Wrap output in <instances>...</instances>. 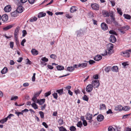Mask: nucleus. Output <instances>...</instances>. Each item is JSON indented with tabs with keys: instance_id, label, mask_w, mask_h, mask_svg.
I'll use <instances>...</instances> for the list:
<instances>
[{
	"instance_id": "obj_1",
	"label": "nucleus",
	"mask_w": 131,
	"mask_h": 131,
	"mask_svg": "<svg viewBox=\"0 0 131 131\" xmlns=\"http://www.w3.org/2000/svg\"><path fill=\"white\" fill-rule=\"evenodd\" d=\"M130 28V27L128 25L124 26L122 27H121L120 28L118 29L119 31L122 34H124L125 33V31Z\"/></svg>"
},
{
	"instance_id": "obj_2",
	"label": "nucleus",
	"mask_w": 131,
	"mask_h": 131,
	"mask_svg": "<svg viewBox=\"0 0 131 131\" xmlns=\"http://www.w3.org/2000/svg\"><path fill=\"white\" fill-rule=\"evenodd\" d=\"M107 50H108V54H111L113 52V45L111 43H109L107 45Z\"/></svg>"
},
{
	"instance_id": "obj_3",
	"label": "nucleus",
	"mask_w": 131,
	"mask_h": 131,
	"mask_svg": "<svg viewBox=\"0 0 131 131\" xmlns=\"http://www.w3.org/2000/svg\"><path fill=\"white\" fill-rule=\"evenodd\" d=\"M100 85V83L98 80H93L92 82V85L94 88H97Z\"/></svg>"
},
{
	"instance_id": "obj_4",
	"label": "nucleus",
	"mask_w": 131,
	"mask_h": 131,
	"mask_svg": "<svg viewBox=\"0 0 131 131\" xmlns=\"http://www.w3.org/2000/svg\"><path fill=\"white\" fill-rule=\"evenodd\" d=\"M127 50L124 52H122L121 53V55L124 57H129L130 54L128 52H129L128 50Z\"/></svg>"
},
{
	"instance_id": "obj_5",
	"label": "nucleus",
	"mask_w": 131,
	"mask_h": 131,
	"mask_svg": "<svg viewBox=\"0 0 131 131\" xmlns=\"http://www.w3.org/2000/svg\"><path fill=\"white\" fill-rule=\"evenodd\" d=\"M91 7L93 9L95 10H98L99 8V5L96 3L92 4Z\"/></svg>"
},
{
	"instance_id": "obj_6",
	"label": "nucleus",
	"mask_w": 131,
	"mask_h": 131,
	"mask_svg": "<svg viewBox=\"0 0 131 131\" xmlns=\"http://www.w3.org/2000/svg\"><path fill=\"white\" fill-rule=\"evenodd\" d=\"M93 88V86H92V84H89L87 86L86 88V90L88 92H90L92 90Z\"/></svg>"
},
{
	"instance_id": "obj_7",
	"label": "nucleus",
	"mask_w": 131,
	"mask_h": 131,
	"mask_svg": "<svg viewBox=\"0 0 131 131\" xmlns=\"http://www.w3.org/2000/svg\"><path fill=\"white\" fill-rule=\"evenodd\" d=\"M101 27L102 29L104 30H107L108 28L107 25L104 23H102L101 24Z\"/></svg>"
},
{
	"instance_id": "obj_8",
	"label": "nucleus",
	"mask_w": 131,
	"mask_h": 131,
	"mask_svg": "<svg viewBox=\"0 0 131 131\" xmlns=\"http://www.w3.org/2000/svg\"><path fill=\"white\" fill-rule=\"evenodd\" d=\"M110 41L112 43H114L116 41V39L114 35H111L109 38Z\"/></svg>"
},
{
	"instance_id": "obj_9",
	"label": "nucleus",
	"mask_w": 131,
	"mask_h": 131,
	"mask_svg": "<svg viewBox=\"0 0 131 131\" xmlns=\"http://www.w3.org/2000/svg\"><path fill=\"white\" fill-rule=\"evenodd\" d=\"M8 18V16L6 14L4 15L2 17H1V19L3 23L6 21L7 20Z\"/></svg>"
},
{
	"instance_id": "obj_10",
	"label": "nucleus",
	"mask_w": 131,
	"mask_h": 131,
	"mask_svg": "<svg viewBox=\"0 0 131 131\" xmlns=\"http://www.w3.org/2000/svg\"><path fill=\"white\" fill-rule=\"evenodd\" d=\"M104 118V116L101 114H100L97 116V119L98 121L101 122L102 121Z\"/></svg>"
},
{
	"instance_id": "obj_11",
	"label": "nucleus",
	"mask_w": 131,
	"mask_h": 131,
	"mask_svg": "<svg viewBox=\"0 0 131 131\" xmlns=\"http://www.w3.org/2000/svg\"><path fill=\"white\" fill-rule=\"evenodd\" d=\"M23 7L21 6H19L17 8L16 11L19 13L22 12L23 11Z\"/></svg>"
},
{
	"instance_id": "obj_12",
	"label": "nucleus",
	"mask_w": 131,
	"mask_h": 131,
	"mask_svg": "<svg viewBox=\"0 0 131 131\" xmlns=\"http://www.w3.org/2000/svg\"><path fill=\"white\" fill-rule=\"evenodd\" d=\"M19 27L18 26L17 27L15 30L14 33V37H18V35L19 32Z\"/></svg>"
},
{
	"instance_id": "obj_13",
	"label": "nucleus",
	"mask_w": 131,
	"mask_h": 131,
	"mask_svg": "<svg viewBox=\"0 0 131 131\" xmlns=\"http://www.w3.org/2000/svg\"><path fill=\"white\" fill-rule=\"evenodd\" d=\"M115 110L116 111H121L123 110V107L121 105H117L115 107Z\"/></svg>"
},
{
	"instance_id": "obj_14",
	"label": "nucleus",
	"mask_w": 131,
	"mask_h": 131,
	"mask_svg": "<svg viewBox=\"0 0 131 131\" xmlns=\"http://www.w3.org/2000/svg\"><path fill=\"white\" fill-rule=\"evenodd\" d=\"M11 10V7L10 5H7L5 7L4 10L6 12H9Z\"/></svg>"
},
{
	"instance_id": "obj_15",
	"label": "nucleus",
	"mask_w": 131,
	"mask_h": 131,
	"mask_svg": "<svg viewBox=\"0 0 131 131\" xmlns=\"http://www.w3.org/2000/svg\"><path fill=\"white\" fill-rule=\"evenodd\" d=\"M14 24H13L12 25H8L4 28L3 29L5 30H7L12 28L14 26Z\"/></svg>"
},
{
	"instance_id": "obj_16",
	"label": "nucleus",
	"mask_w": 131,
	"mask_h": 131,
	"mask_svg": "<svg viewBox=\"0 0 131 131\" xmlns=\"http://www.w3.org/2000/svg\"><path fill=\"white\" fill-rule=\"evenodd\" d=\"M102 56L100 55H98L96 56L94 58V60L96 61H99L101 59Z\"/></svg>"
},
{
	"instance_id": "obj_17",
	"label": "nucleus",
	"mask_w": 131,
	"mask_h": 131,
	"mask_svg": "<svg viewBox=\"0 0 131 131\" xmlns=\"http://www.w3.org/2000/svg\"><path fill=\"white\" fill-rule=\"evenodd\" d=\"M31 52L32 55H36L38 53V51L35 49H33L31 50Z\"/></svg>"
},
{
	"instance_id": "obj_18",
	"label": "nucleus",
	"mask_w": 131,
	"mask_h": 131,
	"mask_svg": "<svg viewBox=\"0 0 131 131\" xmlns=\"http://www.w3.org/2000/svg\"><path fill=\"white\" fill-rule=\"evenodd\" d=\"M92 115L87 113L86 115V119L87 120L91 119L92 118Z\"/></svg>"
},
{
	"instance_id": "obj_19",
	"label": "nucleus",
	"mask_w": 131,
	"mask_h": 131,
	"mask_svg": "<svg viewBox=\"0 0 131 131\" xmlns=\"http://www.w3.org/2000/svg\"><path fill=\"white\" fill-rule=\"evenodd\" d=\"M45 99H40V100H37V103H38L39 105H42L45 102Z\"/></svg>"
},
{
	"instance_id": "obj_20",
	"label": "nucleus",
	"mask_w": 131,
	"mask_h": 131,
	"mask_svg": "<svg viewBox=\"0 0 131 131\" xmlns=\"http://www.w3.org/2000/svg\"><path fill=\"white\" fill-rule=\"evenodd\" d=\"M87 64L86 63H83L81 64H79L78 65V67H80L82 68H84L86 67L87 66Z\"/></svg>"
},
{
	"instance_id": "obj_21",
	"label": "nucleus",
	"mask_w": 131,
	"mask_h": 131,
	"mask_svg": "<svg viewBox=\"0 0 131 131\" xmlns=\"http://www.w3.org/2000/svg\"><path fill=\"white\" fill-rule=\"evenodd\" d=\"M46 15V13H45L42 12H41L39 13L38 15V18H40L42 17H44Z\"/></svg>"
},
{
	"instance_id": "obj_22",
	"label": "nucleus",
	"mask_w": 131,
	"mask_h": 131,
	"mask_svg": "<svg viewBox=\"0 0 131 131\" xmlns=\"http://www.w3.org/2000/svg\"><path fill=\"white\" fill-rule=\"evenodd\" d=\"M7 71V68L6 67H5L1 71V73L2 74H4L6 73Z\"/></svg>"
},
{
	"instance_id": "obj_23",
	"label": "nucleus",
	"mask_w": 131,
	"mask_h": 131,
	"mask_svg": "<svg viewBox=\"0 0 131 131\" xmlns=\"http://www.w3.org/2000/svg\"><path fill=\"white\" fill-rule=\"evenodd\" d=\"M74 70V68L73 67H69L67 68V70L69 72H72Z\"/></svg>"
},
{
	"instance_id": "obj_24",
	"label": "nucleus",
	"mask_w": 131,
	"mask_h": 131,
	"mask_svg": "<svg viewBox=\"0 0 131 131\" xmlns=\"http://www.w3.org/2000/svg\"><path fill=\"white\" fill-rule=\"evenodd\" d=\"M103 15L105 17H109L110 15L108 13L106 10H103L102 12Z\"/></svg>"
},
{
	"instance_id": "obj_25",
	"label": "nucleus",
	"mask_w": 131,
	"mask_h": 131,
	"mask_svg": "<svg viewBox=\"0 0 131 131\" xmlns=\"http://www.w3.org/2000/svg\"><path fill=\"white\" fill-rule=\"evenodd\" d=\"M17 12L16 10L14 11L11 13V15L12 17H16L17 16Z\"/></svg>"
},
{
	"instance_id": "obj_26",
	"label": "nucleus",
	"mask_w": 131,
	"mask_h": 131,
	"mask_svg": "<svg viewBox=\"0 0 131 131\" xmlns=\"http://www.w3.org/2000/svg\"><path fill=\"white\" fill-rule=\"evenodd\" d=\"M123 16L125 18L127 19H130L131 18V16L128 14H124Z\"/></svg>"
},
{
	"instance_id": "obj_27",
	"label": "nucleus",
	"mask_w": 131,
	"mask_h": 131,
	"mask_svg": "<svg viewBox=\"0 0 131 131\" xmlns=\"http://www.w3.org/2000/svg\"><path fill=\"white\" fill-rule=\"evenodd\" d=\"M37 18L35 17H34L30 18L29 19V21L30 22H31L33 21H35L37 20Z\"/></svg>"
},
{
	"instance_id": "obj_28",
	"label": "nucleus",
	"mask_w": 131,
	"mask_h": 131,
	"mask_svg": "<svg viewBox=\"0 0 131 131\" xmlns=\"http://www.w3.org/2000/svg\"><path fill=\"white\" fill-rule=\"evenodd\" d=\"M77 10L75 8V7L74 6H72L70 8V12L71 13H73L76 11Z\"/></svg>"
},
{
	"instance_id": "obj_29",
	"label": "nucleus",
	"mask_w": 131,
	"mask_h": 131,
	"mask_svg": "<svg viewBox=\"0 0 131 131\" xmlns=\"http://www.w3.org/2000/svg\"><path fill=\"white\" fill-rule=\"evenodd\" d=\"M118 69V67L117 66H113L112 68V70L113 71L115 72H117V71Z\"/></svg>"
},
{
	"instance_id": "obj_30",
	"label": "nucleus",
	"mask_w": 131,
	"mask_h": 131,
	"mask_svg": "<svg viewBox=\"0 0 131 131\" xmlns=\"http://www.w3.org/2000/svg\"><path fill=\"white\" fill-rule=\"evenodd\" d=\"M130 109V107L129 106H126L123 107V110L125 111H128Z\"/></svg>"
},
{
	"instance_id": "obj_31",
	"label": "nucleus",
	"mask_w": 131,
	"mask_h": 131,
	"mask_svg": "<svg viewBox=\"0 0 131 131\" xmlns=\"http://www.w3.org/2000/svg\"><path fill=\"white\" fill-rule=\"evenodd\" d=\"M56 92H58L60 95H61L63 93V89H61L59 90H56Z\"/></svg>"
},
{
	"instance_id": "obj_32",
	"label": "nucleus",
	"mask_w": 131,
	"mask_h": 131,
	"mask_svg": "<svg viewBox=\"0 0 131 131\" xmlns=\"http://www.w3.org/2000/svg\"><path fill=\"white\" fill-rule=\"evenodd\" d=\"M100 109L101 110H103L105 109L106 108L105 105L104 104H101L100 105Z\"/></svg>"
},
{
	"instance_id": "obj_33",
	"label": "nucleus",
	"mask_w": 131,
	"mask_h": 131,
	"mask_svg": "<svg viewBox=\"0 0 131 131\" xmlns=\"http://www.w3.org/2000/svg\"><path fill=\"white\" fill-rule=\"evenodd\" d=\"M57 68L58 70H62L64 69V67L63 66H57Z\"/></svg>"
},
{
	"instance_id": "obj_34",
	"label": "nucleus",
	"mask_w": 131,
	"mask_h": 131,
	"mask_svg": "<svg viewBox=\"0 0 131 131\" xmlns=\"http://www.w3.org/2000/svg\"><path fill=\"white\" fill-rule=\"evenodd\" d=\"M58 122L59 125H62L63 124V120L61 118L59 120Z\"/></svg>"
},
{
	"instance_id": "obj_35",
	"label": "nucleus",
	"mask_w": 131,
	"mask_h": 131,
	"mask_svg": "<svg viewBox=\"0 0 131 131\" xmlns=\"http://www.w3.org/2000/svg\"><path fill=\"white\" fill-rule=\"evenodd\" d=\"M81 31H82V30L81 29L77 31V37H80L81 36L82 34Z\"/></svg>"
},
{
	"instance_id": "obj_36",
	"label": "nucleus",
	"mask_w": 131,
	"mask_h": 131,
	"mask_svg": "<svg viewBox=\"0 0 131 131\" xmlns=\"http://www.w3.org/2000/svg\"><path fill=\"white\" fill-rule=\"evenodd\" d=\"M7 119L6 117L1 120L0 122L2 124H3L6 122L7 120Z\"/></svg>"
},
{
	"instance_id": "obj_37",
	"label": "nucleus",
	"mask_w": 131,
	"mask_h": 131,
	"mask_svg": "<svg viewBox=\"0 0 131 131\" xmlns=\"http://www.w3.org/2000/svg\"><path fill=\"white\" fill-rule=\"evenodd\" d=\"M108 131H115V129L112 126H110L108 128Z\"/></svg>"
},
{
	"instance_id": "obj_38",
	"label": "nucleus",
	"mask_w": 131,
	"mask_h": 131,
	"mask_svg": "<svg viewBox=\"0 0 131 131\" xmlns=\"http://www.w3.org/2000/svg\"><path fill=\"white\" fill-rule=\"evenodd\" d=\"M117 10L118 13L120 15H122L123 13L121 11V9L119 8H117Z\"/></svg>"
},
{
	"instance_id": "obj_39",
	"label": "nucleus",
	"mask_w": 131,
	"mask_h": 131,
	"mask_svg": "<svg viewBox=\"0 0 131 131\" xmlns=\"http://www.w3.org/2000/svg\"><path fill=\"white\" fill-rule=\"evenodd\" d=\"M51 93V91L45 93V97H47L48 96L50 95Z\"/></svg>"
},
{
	"instance_id": "obj_40",
	"label": "nucleus",
	"mask_w": 131,
	"mask_h": 131,
	"mask_svg": "<svg viewBox=\"0 0 131 131\" xmlns=\"http://www.w3.org/2000/svg\"><path fill=\"white\" fill-rule=\"evenodd\" d=\"M111 69V67H108L105 68V71L106 72H108L110 71Z\"/></svg>"
},
{
	"instance_id": "obj_41",
	"label": "nucleus",
	"mask_w": 131,
	"mask_h": 131,
	"mask_svg": "<svg viewBox=\"0 0 131 131\" xmlns=\"http://www.w3.org/2000/svg\"><path fill=\"white\" fill-rule=\"evenodd\" d=\"M60 131H67L66 129L63 126L59 128Z\"/></svg>"
},
{
	"instance_id": "obj_42",
	"label": "nucleus",
	"mask_w": 131,
	"mask_h": 131,
	"mask_svg": "<svg viewBox=\"0 0 131 131\" xmlns=\"http://www.w3.org/2000/svg\"><path fill=\"white\" fill-rule=\"evenodd\" d=\"M82 126V123L81 121H79L77 123V126L80 128H81Z\"/></svg>"
},
{
	"instance_id": "obj_43",
	"label": "nucleus",
	"mask_w": 131,
	"mask_h": 131,
	"mask_svg": "<svg viewBox=\"0 0 131 131\" xmlns=\"http://www.w3.org/2000/svg\"><path fill=\"white\" fill-rule=\"evenodd\" d=\"M32 107H33L34 109H36L38 108V106L35 103H33L31 105Z\"/></svg>"
},
{
	"instance_id": "obj_44",
	"label": "nucleus",
	"mask_w": 131,
	"mask_h": 131,
	"mask_svg": "<svg viewBox=\"0 0 131 131\" xmlns=\"http://www.w3.org/2000/svg\"><path fill=\"white\" fill-rule=\"evenodd\" d=\"M52 95L54 99H57L58 96L57 93L54 92V93L52 94Z\"/></svg>"
},
{
	"instance_id": "obj_45",
	"label": "nucleus",
	"mask_w": 131,
	"mask_h": 131,
	"mask_svg": "<svg viewBox=\"0 0 131 131\" xmlns=\"http://www.w3.org/2000/svg\"><path fill=\"white\" fill-rule=\"evenodd\" d=\"M76 128L74 126H72L70 127V130L71 131H75Z\"/></svg>"
},
{
	"instance_id": "obj_46",
	"label": "nucleus",
	"mask_w": 131,
	"mask_h": 131,
	"mask_svg": "<svg viewBox=\"0 0 131 131\" xmlns=\"http://www.w3.org/2000/svg\"><path fill=\"white\" fill-rule=\"evenodd\" d=\"M82 98L83 100L86 101H88L89 99L88 97L86 95H84Z\"/></svg>"
},
{
	"instance_id": "obj_47",
	"label": "nucleus",
	"mask_w": 131,
	"mask_h": 131,
	"mask_svg": "<svg viewBox=\"0 0 131 131\" xmlns=\"http://www.w3.org/2000/svg\"><path fill=\"white\" fill-rule=\"evenodd\" d=\"M50 57L52 59H55L57 58V56L55 54H52L50 56Z\"/></svg>"
},
{
	"instance_id": "obj_48",
	"label": "nucleus",
	"mask_w": 131,
	"mask_h": 131,
	"mask_svg": "<svg viewBox=\"0 0 131 131\" xmlns=\"http://www.w3.org/2000/svg\"><path fill=\"white\" fill-rule=\"evenodd\" d=\"M34 102H37V97L34 95L33 97L31 99Z\"/></svg>"
},
{
	"instance_id": "obj_49",
	"label": "nucleus",
	"mask_w": 131,
	"mask_h": 131,
	"mask_svg": "<svg viewBox=\"0 0 131 131\" xmlns=\"http://www.w3.org/2000/svg\"><path fill=\"white\" fill-rule=\"evenodd\" d=\"M18 99V97L17 96H14L12 97L10 99L11 100L13 101H15L16 100Z\"/></svg>"
},
{
	"instance_id": "obj_50",
	"label": "nucleus",
	"mask_w": 131,
	"mask_h": 131,
	"mask_svg": "<svg viewBox=\"0 0 131 131\" xmlns=\"http://www.w3.org/2000/svg\"><path fill=\"white\" fill-rule=\"evenodd\" d=\"M84 62H88V61H85ZM88 62L89 63V64H92L94 63H95V62L93 60H90L88 61Z\"/></svg>"
},
{
	"instance_id": "obj_51",
	"label": "nucleus",
	"mask_w": 131,
	"mask_h": 131,
	"mask_svg": "<svg viewBox=\"0 0 131 131\" xmlns=\"http://www.w3.org/2000/svg\"><path fill=\"white\" fill-rule=\"evenodd\" d=\"M110 16L112 19L113 21H114L115 20V18H114V16L113 15V13L112 12L110 14Z\"/></svg>"
},
{
	"instance_id": "obj_52",
	"label": "nucleus",
	"mask_w": 131,
	"mask_h": 131,
	"mask_svg": "<svg viewBox=\"0 0 131 131\" xmlns=\"http://www.w3.org/2000/svg\"><path fill=\"white\" fill-rule=\"evenodd\" d=\"M41 59L42 61L45 62H47L48 61V59L45 57H42L41 58Z\"/></svg>"
},
{
	"instance_id": "obj_53",
	"label": "nucleus",
	"mask_w": 131,
	"mask_h": 131,
	"mask_svg": "<svg viewBox=\"0 0 131 131\" xmlns=\"http://www.w3.org/2000/svg\"><path fill=\"white\" fill-rule=\"evenodd\" d=\"M39 114L40 115L41 118H42L44 117V113L42 111H40L39 112Z\"/></svg>"
},
{
	"instance_id": "obj_54",
	"label": "nucleus",
	"mask_w": 131,
	"mask_h": 131,
	"mask_svg": "<svg viewBox=\"0 0 131 131\" xmlns=\"http://www.w3.org/2000/svg\"><path fill=\"white\" fill-rule=\"evenodd\" d=\"M18 37H14L15 39V42L17 45L19 43V41L18 40Z\"/></svg>"
},
{
	"instance_id": "obj_55",
	"label": "nucleus",
	"mask_w": 131,
	"mask_h": 131,
	"mask_svg": "<svg viewBox=\"0 0 131 131\" xmlns=\"http://www.w3.org/2000/svg\"><path fill=\"white\" fill-rule=\"evenodd\" d=\"M109 33L110 34H113L114 35H116V32L113 30H111L109 31Z\"/></svg>"
},
{
	"instance_id": "obj_56",
	"label": "nucleus",
	"mask_w": 131,
	"mask_h": 131,
	"mask_svg": "<svg viewBox=\"0 0 131 131\" xmlns=\"http://www.w3.org/2000/svg\"><path fill=\"white\" fill-rule=\"evenodd\" d=\"M26 41V40L25 39H24L21 42V45L23 46H24V43Z\"/></svg>"
},
{
	"instance_id": "obj_57",
	"label": "nucleus",
	"mask_w": 131,
	"mask_h": 131,
	"mask_svg": "<svg viewBox=\"0 0 131 131\" xmlns=\"http://www.w3.org/2000/svg\"><path fill=\"white\" fill-rule=\"evenodd\" d=\"M22 32L23 33V34L22 35L24 37L27 34V32L25 30H23Z\"/></svg>"
},
{
	"instance_id": "obj_58",
	"label": "nucleus",
	"mask_w": 131,
	"mask_h": 131,
	"mask_svg": "<svg viewBox=\"0 0 131 131\" xmlns=\"http://www.w3.org/2000/svg\"><path fill=\"white\" fill-rule=\"evenodd\" d=\"M14 42H11L10 43V47L12 49H13L14 46Z\"/></svg>"
},
{
	"instance_id": "obj_59",
	"label": "nucleus",
	"mask_w": 131,
	"mask_h": 131,
	"mask_svg": "<svg viewBox=\"0 0 131 131\" xmlns=\"http://www.w3.org/2000/svg\"><path fill=\"white\" fill-rule=\"evenodd\" d=\"M42 125L44 126L46 128H47L48 126L47 124L45 122H43L42 123Z\"/></svg>"
},
{
	"instance_id": "obj_60",
	"label": "nucleus",
	"mask_w": 131,
	"mask_h": 131,
	"mask_svg": "<svg viewBox=\"0 0 131 131\" xmlns=\"http://www.w3.org/2000/svg\"><path fill=\"white\" fill-rule=\"evenodd\" d=\"M35 0H28V1L30 4H33L35 2Z\"/></svg>"
},
{
	"instance_id": "obj_61",
	"label": "nucleus",
	"mask_w": 131,
	"mask_h": 131,
	"mask_svg": "<svg viewBox=\"0 0 131 131\" xmlns=\"http://www.w3.org/2000/svg\"><path fill=\"white\" fill-rule=\"evenodd\" d=\"M83 124L84 126H86L87 125V123L86 120L83 121Z\"/></svg>"
},
{
	"instance_id": "obj_62",
	"label": "nucleus",
	"mask_w": 131,
	"mask_h": 131,
	"mask_svg": "<svg viewBox=\"0 0 131 131\" xmlns=\"http://www.w3.org/2000/svg\"><path fill=\"white\" fill-rule=\"evenodd\" d=\"M46 104H45L44 105L41 106L40 107L41 108V110H43L45 109L46 108Z\"/></svg>"
},
{
	"instance_id": "obj_63",
	"label": "nucleus",
	"mask_w": 131,
	"mask_h": 131,
	"mask_svg": "<svg viewBox=\"0 0 131 131\" xmlns=\"http://www.w3.org/2000/svg\"><path fill=\"white\" fill-rule=\"evenodd\" d=\"M112 113L113 112H112L111 109H109L106 112V113L107 114H112Z\"/></svg>"
},
{
	"instance_id": "obj_64",
	"label": "nucleus",
	"mask_w": 131,
	"mask_h": 131,
	"mask_svg": "<svg viewBox=\"0 0 131 131\" xmlns=\"http://www.w3.org/2000/svg\"><path fill=\"white\" fill-rule=\"evenodd\" d=\"M74 92L76 94H78L80 93V91L79 90L77 89V90H75Z\"/></svg>"
}]
</instances>
